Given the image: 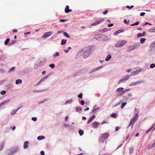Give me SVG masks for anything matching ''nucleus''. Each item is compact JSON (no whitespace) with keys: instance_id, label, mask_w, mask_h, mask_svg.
Instances as JSON below:
<instances>
[{"instance_id":"f03ea898","label":"nucleus","mask_w":155,"mask_h":155,"mask_svg":"<svg viewBox=\"0 0 155 155\" xmlns=\"http://www.w3.org/2000/svg\"><path fill=\"white\" fill-rule=\"evenodd\" d=\"M91 49V47H88L83 49V56L84 58H86L90 55Z\"/></svg>"},{"instance_id":"e433bc0d","label":"nucleus","mask_w":155,"mask_h":155,"mask_svg":"<svg viewBox=\"0 0 155 155\" xmlns=\"http://www.w3.org/2000/svg\"><path fill=\"white\" fill-rule=\"evenodd\" d=\"M6 93V91H3L1 92V94L2 95L5 94Z\"/></svg>"},{"instance_id":"423d86ee","label":"nucleus","mask_w":155,"mask_h":155,"mask_svg":"<svg viewBox=\"0 0 155 155\" xmlns=\"http://www.w3.org/2000/svg\"><path fill=\"white\" fill-rule=\"evenodd\" d=\"M52 35V33L51 31L46 32L42 36V38H45Z\"/></svg>"},{"instance_id":"4c0bfd02","label":"nucleus","mask_w":155,"mask_h":155,"mask_svg":"<svg viewBox=\"0 0 155 155\" xmlns=\"http://www.w3.org/2000/svg\"><path fill=\"white\" fill-rule=\"evenodd\" d=\"M143 36V34L141 33H139L137 34V37H140Z\"/></svg>"},{"instance_id":"4d7b16f0","label":"nucleus","mask_w":155,"mask_h":155,"mask_svg":"<svg viewBox=\"0 0 155 155\" xmlns=\"http://www.w3.org/2000/svg\"><path fill=\"white\" fill-rule=\"evenodd\" d=\"M155 146V142L153 144L152 146V147H151L150 148H148L149 149H151V148L152 147H154V146Z\"/></svg>"},{"instance_id":"bf43d9fd","label":"nucleus","mask_w":155,"mask_h":155,"mask_svg":"<svg viewBox=\"0 0 155 155\" xmlns=\"http://www.w3.org/2000/svg\"><path fill=\"white\" fill-rule=\"evenodd\" d=\"M13 32H17V30L16 29L13 30Z\"/></svg>"},{"instance_id":"393cba45","label":"nucleus","mask_w":155,"mask_h":155,"mask_svg":"<svg viewBox=\"0 0 155 155\" xmlns=\"http://www.w3.org/2000/svg\"><path fill=\"white\" fill-rule=\"evenodd\" d=\"M79 134L80 136H82L84 134V131L81 130H79Z\"/></svg>"},{"instance_id":"7ed1b4c3","label":"nucleus","mask_w":155,"mask_h":155,"mask_svg":"<svg viewBox=\"0 0 155 155\" xmlns=\"http://www.w3.org/2000/svg\"><path fill=\"white\" fill-rule=\"evenodd\" d=\"M127 43V41L125 40H122L118 41L115 45V47H122Z\"/></svg>"},{"instance_id":"680f3d73","label":"nucleus","mask_w":155,"mask_h":155,"mask_svg":"<svg viewBox=\"0 0 155 155\" xmlns=\"http://www.w3.org/2000/svg\"><path fill=\"white\" fill-rule=\"evenodd\" d=\"M68 116H66L65 118V121H67L68 120Z\"/></svg>"},{"instance_id":"338daca9","label":"nucleus","mask_w":155,"mask_h":155,"mask_svg":"<svg viewBox=\"0 0 155 155\" xmlns=\"http://www.w3.org/2000/svg\"><path fill=\"white\" fill-rule=\"evenodd\" d=\"M131 71V70L130 69H127V72H130Z\"/></svg>"},{"instance_id":"39448f33","label":"nucleus","mask_w":155,"mask_h":155,"mask_svg":"<svg viewBox=\"0 0 155 155\" xmlns=\"http://www.w3.org/2000/svg\"><path fill=\"white\" fill-rule=\"evenodd\" d=\"M18 150V149L17 147L13 148L11 150L8 151V154L9 155H12L13 154L15 153Z\"/></svg>"},{"instance_id":"a878e982","label":"nucleus","mask_w":155,"mask_h":155,"mask_svg":"<svg viewBox=\"0 0 155 155\" xmlns=\"http://www.w3.org/2000/svg\"><path fill=\"white\" fill-rule=\"evenodd\" d=\"M146 39L144 38H141L140 40V42L141 44L143 43L146 41Z\"/></svg>"},{"instance_id":"1a4fd4ad","label":"nucleus","mask_w":155,"mask_h":155,"mask_svg":"<svg viewBox=\"0 0 155 155\" xmlns=\"http://www.w3.org/2000/svg\"><path fill=\"white\" fill-rule=\"evenodd\" d=\"M92 125L94 128H97L100 125V123L97 122L95 121L92 123Z\"/></svg>"},{"instance_id":"6ab92c4d","label":"nucleus","mask_w":155,"mask_h":155,"mask_svg":"<svg viewBox=\"0 0 155 155\" xmlns=\"http://www.w3.org/2000/svg\"><path fill=\"white\" fill-rule=\"evenodd\" d=\"M111 56L110 55L108 54L107 57L105 59V61H109L111 58Z\"/></svg>"},{"instance_id":"69168bd1","label":"nucleus","mask_w":155,"mask_h":155,"mask_svg":"<svg viewBox=\"0 0 155 155\" xmlns=\"http://www.w3.org/2000/svg\"><path fill=\"white\" fill-rule=\"evenodd\" d=\"M145 34H146L145 32V31H144L143 32V33L142 34L143 36H145Z\"/></svg>"},{"instance_id":"c9c22d12","label":"nucleus","mask_w":155,"mask_h":155,"mask_svg":"<svg viewBox=\"0 0 155 155\" xmlns=\"http://www.w3.org/2000/svg\"><path fill=\"white\" fill-rule=\"evenodd\" d=\"M111 116L115 118L116 114L115 113H114L111 114Z\"/></svg>"},{"instance_id":"f704fd0d","label":"nucleus","mask_w":155,"mask_h":155,"mask_svg":"<svg viewBox=\"0 0 155 155\" xmlns=\"http://www.w3.org/2000/svg\"><path fill=\"white\" fill-rule=\"evenodd\" d=\"M59 55V53L58 52H57L55 54H54L53 56L54 58H55V57L58 56Z\"/></svg>"},{"instance_id":"9d476101","label":"nucleus","mask_w":155,"mask_h":155,"mask_svg":"<svg viewBox=\"0 0 155 155\" xmlns=\"http://www.w3.org/2000/svg\"><path fill=\"white\" fill-rule=\"evenodd\" d=\"M136 121V116L134 117L131 120L130 124L128 126L131 125V126L133 125L135 123V121Z\"/></svg>"},{"instance_id":"c756f323","label":"nucleus","mask_w":155,"mask_h":155,"mask_svg":"<svg viewBox=\"0 0 155 155\" xmlns=\"http://www.w3.org/2000/svg\"><path fill=\"white\" fill-rule=\"evenodd\" d=\"M134 152V149L131 148L129 149V152L130 153H132Z\"/></svg>"},{"instance_id":"5701e85b","label":"nucleus","mask_w":155,"mask_h":155,"mask_svg":"<svg viewBox=\"0 0 155 155\" xmlns=\"http://www.w3.org/2000/svg\"><path fill=\"white\" fill-rule=\"evenodd\" d=\"M10 40V39L9 38H7L6 40L4 42V44L5 45H7L9 42V41Z\"/></svg>"},{"instance_id":"20e7f679","label":"nucleus","mask_w":155,"mask_h":155,"mask_svg":"<svg viewBox=\"0 0 155 155\" xmlns=\"http://www.w3.org/2000/svg\"><path fill=\"white\" fill-rule=\"evenodd\" d=\"M109 135L107 133L103 134L99 139V140L101 142L105 140L109 136Z\"/></svg>"},{"instance_id":"de8ad7c7","label":"nucleus","mask_w":155,"mask_h":155,"mask_svg":"<svg viewBox=\"0 0 155 155\" xmlns=\"http://www.w3.org/2000/svg\"><path fill=\"white\" fill-rule=\"evenodd\" d=\"M81 104L82 105H84V101L83 100H81Z\"/></svg>"},{"instance_id":"79ce46f5","label":"nucleus","mask_w":155,"mask_h":155,"mask_svg":"<svg viewBox=\"0 0 155 155\" xmlns=\"http://www.w3.org/2000/svg\"><path fill=\"white\" fill-rule=\"evenodd\" d=\"M67 21L66 20L61 19L60 20V21L61 22H64Z\"/></svg>"},{"instance_id":"774afa93","label":"nucleus","mask_w":155,"mask_h":155,"mask_svg":"<svg viewBox=\"0 0 155 155\" xmlns=\"http://www.w3.org/2000/svg\"><path fill=\"white\" fill-rule=\"evenodd\" d=\"M136 25V23H135L132 24L130 25L131 26H134V25Z\"/></svg>"},{"instance_id":"f257e3e1","label":"nucleus","mask_w":155,"mask_h":155,"mask_svg":"<svg viewBox=\"0 0 155 155\" xmlns=\"http://www.w3.org/2000/svg\"><path fill=\"white\" fill-rule=\"evenodd\" d=\"M94 38L98 41L107 40L108 37L104 35H101L100 34H97L94 35Z\"/></svg>"},{"instance_id":"4be33fe9","label":"nucleus","mask_w":155,"mask_h":155,"mask_svg":"<svg viewBox=\"0 0 155 155\" xmlns=\"http://www.w3.org/2000/svg\"><path fill=\"white\" fill-rule=\"evenodd\" d=\"M67 42V40L65 39H62L61 41V45L65 44Z\"/></svg>"},{"instance_id":"49530a36","label":"nucleus","mask_w":155,"mask_h":155,"mask_svg":"<svg viewBox=\"0 0 155 155\" xmlns=\"http://www.w3.org/2000/svg\"><path fill=\"white\" fill-rule=\"evenodd\" d=\"M124 21L125 24H128L129 23V21H128L127 22V21L126 19H124Z\"/></svg>"},{"instance_id":"cd10ccee","label":"nucleus","mask_w":155,"mask_h":155,"mask_svg":"<svg viewBox=\"0 0 155 155\" xmlns=\"http://www.w3.org/2000/svg\"><path fill=\"white\" fill-rule=\"evenodd\" d=\"M63 35L65 37H66L67 38H69V37H70L69 36V35L68 34L67 32H64Z\"/></svg>"},{"instance_id":"f3484780","label":"nucleus","mask_w":155,"mask_h":155,"mask_svg":"<svg viewBox=\"0 0 155 155\" xmlns=\"http://www.w3.org/2000/svg\"><path fill=\"white\" fill-rule=\"evenodd\" d=\"M124 90V88L123 87H119L117 89L116 92L117 93L122 92Z\"/></svg>"},{"instance_id":"72a5a7b5","label":"nucleus","mask_w":155,"mask_h":155,"mask_svg":"<svg viewBox=\"0 0 155 155\" xmlns=\"http://www.w3.org/2000/svg\"><path fill=\"white\" fill-rule=\"evenodd\" d=\"M49 66L51 67V68H54V67H55V65L54 64H50L49 65Z\"/></svg>"},{"instance_id":"13d9d810","label":"nucleus","mask_w":155,"mask_h":155,"mask_svg":"<svg viewBox=\"0 0 155 155\" xmlns=\"http://www.w3.org/2000/svg\"><path fill=\"white\" fill-rule=\"evenodd\" d=\"M89 110V107H87L86 109H84V111H87V110Z\"/></svg>"},{"instance_id":"5fc2aeb1","label":"nucleus","mask_w":155,"mask_h":155,"mask_svg":"<svg viewBox=\"0 0 155 155\" xmlns=\"http://www.w3.org/2000/svg\"><path fill=\"white\" fill-rule=\"evenodd\" d=\"M147 24H149V25H151V24L149 23L148 22H145V24L144 25V26H145V25H146Z\"/></svg>"},{"instance_id":"bb28decb","label":"nucleus","mask_w":155,"mask_h":155,"mask_svg":"<svg viewBox=\"0 0 155 155\" xmlns=\"http://www.w3.org/2000/svg\"><path fill=\"white\" fill-rule=\"evenodd\" d=\"M127 103L126 102H123L121 104V108L122 109L123 108V107H124V106Z\"/></svg>"},{"instance_id":"a18cd8bd","label":"nucleus","mask_w":155,"mask_h":155,"mask_svg":"<svg viewBox=\"0 0 155 155\" xmlns=\"http://www.w3.org/2000/svg\"><path fill=\"white\" fill-rule=\"evenodd\" d=\"M108 10H106L105 11L103 12V14L104 15L108 13Z\"/></svg>"},{"instance_id":"8fccbe9b","label":"nucleus","mask_w":155,"mask_h":155,"mask_svg":"<svg viewBox=\"0 0 155 155\" xmlns=\"http://www.w3.org/2000/svg\"><path fill=\"white\" fill-rule=\"evenodd\" d=\"M41 155H45L44 154V152L43 151H41L40 152Z\"/></svg>"},{"instance_id":"e2e57ef3","label":"nucleus","mask_w":155,"mask_h":155,"mask_svg":"<svg viewBox=\"0 0 155 155\" xmlns=\"http://www.w3.org/2000/svg\"><path fill=\"white\" fill-rule=\"evenodd\" d=\"M46 73V71H44L42 72V74L44 75Z\"/></svg>"},{"instance_id":"6e6552de","label":"nucleus","mask_w":155,"mask_h":155,"mask_svg":"<svg viewBox=\"0 0 155 155\" xmlns=\"http://www.w3.org/2000/svg\"><path fill=\"white\" fill-rule=\"evenodd\" d=\"M104 19H101L98 20L91 25V26H96L101 23L104 21Z\"/></svg>"},{"instance_id":"864d4df0","label":"nucleus","mask_w":155,"mask_h":155,"mask_svg":"<svg viewBox=\"0 0 155 155\" xmlns=\"http://www.w3.org/2000/svg\"><path fill=\"white\" fill-rule=\"evenodd\" d=\"M107 123V122L106 121L103 120L101 123V125L103 124H105V123Z\"/></svg>"},{"instance_id":"09e8293b","label":"nucleus","mask_w":155,"mask_h":155,"mask_svg":"<svg viewBox=\"0 0 155 155\" xmlns=\"http://www.w3.org/2000/svg\"><path fill=\"white\" fill-rule=\"evenodd\" d=\"M145 13L144 12H142L140 14V16H143L145 15Z\"/></svg>"},{"instance_id":"ddd939ff","label":"nucleus","mask_w":155,"mask_h":155,"mask_svg":"<svg viewBox=\"0 0 155 155\" xmlns=\"http://www.w3.org/2000/svg\"><path fill=\"white\" fill-rule=\"evenodd\" d=\"M10 101V100H5L1 103L0 104V107L2 106L3 105L6 104Z\"/></svg>"},{"instance_id":"473e14b6","label":"nucleus","mask_w":155,"mask_h":155,"mask_svg":"<svg viewBox=\"0 0 155 155\" xmlns=\"http://www.w3.org/2000/svg\"><path fill=\"white\" fill-rule=\"evenodd\" d=\"M72 100H68L66 101L65 104H70L72 102Z\"/></svg>"},{"instance_id":"ea45409f","label":"nucleus","mask_w":155,"mask_h":155,"mask_svg":"<svg viewBox=\"0 0 155 155\" xmlns=\"http://www.w3.org/2000/svg\"><path fill=\"white\" fill-rule=\"evenodd\" d=\"M134 7V6L133 5H132L131 6H129L127 5L126 6V8H128L129 9H131L133 8Z\"/></svg>"},{"instance_id":"2eb2a0df","label":"nucleus","mask_w":155,"mask_h":155,"mask_svg":"<svg viewBox=\"0 0 155 155\" xmlns=\"http://www.w3.org/2000/svg\"><path fill=\"white\" fill-rule=\"evenodd\" d=\"M148 31L150 32H155V27L148 29Z\"/></svg>"},{"instance_id":"b1692460","label":"nucleus","mask_w":155,"mask_h":155,"mask_svg":"<svg viewBox=\"0 0 155 155\" xmlns=\"http://www.w3.org/2000/svg\"><path fill=\"white\" fill-rule=\"evenodd\" d=\"M45 138V137L43 136H38L37 137V139L38 140H40L44 139Z\"/></svg>"},{"instance_id":"603ef678","label":"nucleus","mask_w":155,"mask_h":155,"mask_svg":"<svg viewBox=\"0 0 155 155\" xmlns=\"http://www.w3.org/2000/svg\"><path fill=\"white\" fill-rule=\"evenodd\" d=\"M117 31H119L118 32H119V33L120 32H122L123 31H124V30H123L122 29H120V30H118Z\"/></svg>"},{"instance_id":"aec40b11","label":"nucleus","mask_w":155,"mask_h":155,"mask_svg":"<svg viewBox=\"0 0 155 155\" xmlns=\"http://www.w3.org/2000/svg\"><path fill=\"white\" fill-rule=\"evenodd\" d=\"M5 145V143L3 142L1 143L0 145V151L2 150L3 148V147Z\"/></svg>"},{"instance_id":"7c9ffc66","label":"nucleus","mask_w":155,"mask_h":155,"mask_svg":"<svg viewBox=\"0 0 155 155\" xmlns=\"http://www.w3.org/2000/svg\"><path fill=\"white\" fill-rule=\"evenodd\" d=\"M155 67V64L154 63L150 65V68H153Z\"/></svg>"},{"instance_id":"c03bdc74","label":"nucleus","mask_w":155,"mask_h":155,"mask_svg":"<svg viewBox=\"0 0 155 155\" xmlns=\"http://www.w3.org/2000/svg\"><path fill=\"white\" fill-rule=\"evenodd\" d=\"M31 119L34 121H36L37 120V118L35 117H33Z\"/></svg>"},{"instance_id":"412c9836","label":"nucleus","mask_w":155,"mask_h":155,"mask_svg":"<svg viewBox=\"0 0 155 155\" xmlns=\"http://www.w3.org/2000/svg\"><path fill=\"white\" fill-rule=\"evenodd\" d=\"M22 82V81L21 79H17L16 81L15 84H21Z\"/></svg>"},{"instance_id":"0eeeda50","label":"nucleus","mask_w":155,"mask_h":155,"mask_svg":"<svg viewBox=\"0 0 155 155\" xmlns=\"http://www.w3.org/2000/svg\"><path fill=\"white\" fill-rule=\"evenodd\" d=\"M130 76L129 75H127L123 77L119 80L118 82V84H119L120 82H125L130 78Z\"/></svg>"},{"instance_id":"2f4dec72","label":"nucleus","mask_w":155,"mask_h":155,"mask_svg":"<svg viewBox=\"0 0 155 155\" xmlns=\"http://www.w3.org/2000/svg\"><path fill=\"white\" fill-rule=\"evenodd\" d=\"M107 31V29L106 28H104L103 29H102L100 30V32L102 33L104 32Z\"/></svg>"},{"instance_id":"3c124183","label":"nucleus","mask_w":155,"mask_h":155,"mask_svg":"<svg viewBox=\"0 0 155 155\" xmlns=\"http://www.w3.org/2000/svg\"><path fill=\"white\" fill-rule=\"evenodd\" d=\"M113 25V24H110L107 25V26L108 27H112Z\"/></svg>"},{"instance_id":"c85d7f7f","label":"nucleus","mask_w":155,"mask_h":155,"mask_svg":"<svg viewBox=\"0 0 155 155\" xmlns=\"http://www.w3.org/2000/svg\"><path fill=\"white\" fill-rule=\"evenodd\" d=\"M81 110V107H78L76 108L75 109V111L76 112H78L79 111H80Z\"/></svg>"},{"instance_id":"4468645a","label":"nucleus","mask_w":155,"mask_h":155,"mask_svg":"<svg viewBox=\"0 0 155 155\" xmlns=\"http://www.w3.org/2000/svg\"><path fill=\"white\" fill-rule=\"evenodd\" d=\"M135 48V46L132 45L130 46L127 49L128 52H129Z\"/></svg>"},{"instance_id":"f8f14e48","label":"nucleus","mask_w":155,"mask_h":155,"mask_svg":"<svg viewBox=\"0 0 155 155\" xmlns=\"http://www.w3.org/2000/svg\"><path fill=\"white\" fill-rule=\"evenodd\" d=\"M95 118V116L94 115H93L91 116L90 118L88 120L87 124H89Z\"/></svg>"},{"instance_id":"a211bd4d","label":"nucleus","mask_w":155,"mask_h":155,"mask_svg":"<svg viewBox=\"0 0 155 155\" xmlns=\"http://www.w3.org/2000/svg\"><path fill=\"white\" fill-rule=\"evenodd\" d=\"M99 107L96 108V109H95L94 108L92 110V112L91 114H95L96 113H97V110H99Z\"/></svg>"},{"instance_id":"dca6fc26","label":"nucleus","mask_w":155,"mask_h":155,"mask_svg":"<svg viewBox=\"0 0 155 155\" xmlns=\"http://www.w3.org/2000/svg\"><path fill=\"white\" fill-rule=\"evenodd\" d=\"M28 141H26L24 145V148L26 149L28 147Z\"/></svg>"},{"instance_id":"37998d69","label":"nucleus","mask_w":155,"mask_h":155,"mask_svg":"<svg viewBox=\"0 0 155 155\" xmlns=\"http://www.w3.org/2000/svg\"><path fill=\"white\" fill-rule=\"evenodd\" d=\"M119 31H116L114 33V35H116L117 34L119 33V32H118Z\"/></svg>"},{"instance_id":"a19ab883","label":"nucleus","mask_w":155,"mask_h":155,"mask_svg":"<svg viewBox=\"0 0 155 155\" xmlns=\"http://www.w3.org/2000/svg\"><path fill=\"white\" fill-rule=\"evenodd\" d=\"M15 67H13V68H11L9 70V72H11L12 71H14L15 70Z\"/></svg>"},{"instance_id":"052dcab7","label":"nucleus","mask_w":155,"mask_h":155,"mask_svg":"<svg viewBox=\"0 0 155 155\" xmlns=\"http://www.w3.org/2000/svg\"><path fill=\"white\" fill-rule=\"evenodd\" d=\"M82 119L83 120H86V117H82Z\"/></svg>"},{"instance_id":"6e6d98bb","label":"nucleus","mask_w":155,"mask_h":155,"mask_svg":"<svg viewBox=\"0 0 155 155\" xmlns=\"http://www.w3.org/2000/svg\"><path fill=\"white\" fill-rule=\"evenodd\" d=\"M119 127H115V131H117L118 130H119Z\"/></svg>"},{"instance_id":"0e129e2a","label":"nucleus","mask_w":155,"mask_h":155,"mask_svg":"<svg viewBox=\"0 0 155 155\" xmlns=\"http://www.w3.org/2000/svg\"><path fill=\"white\" fill-rule=\"evenodd\" d=\"M68 51H69L68 50H64V51L65 53H67Z\"/></svg>"},{"instance_id":"9b49d317","label":"nucleus","mask_w":155,"mask_h":155,"mask_svg":"<svg viewBox=\"0 0 155 155\" xmlns=\"http://www.w3.org/2000/svg\"><path fill=\"white\" fill-rule=\"evenodd\" d=\"M72 11L71 9H69V7L68 5H67L65 8V12L67 13H68Z\"/></svg>"},{"instance_id":"58836bf2","label":"nucleus","mask_w":155,"mask_h":155,"mask_svg":"<svg viewBox=\"0 0 155 155\" xmlns=\"http://www.w3.org/2000/svg\"><path fill=\"white\" fill-rule=\"evenodd\" d=\"M78 97L80 98H81L82 97V94L80 93L79 95H78Z\"/></svg>"}]
</instances>
